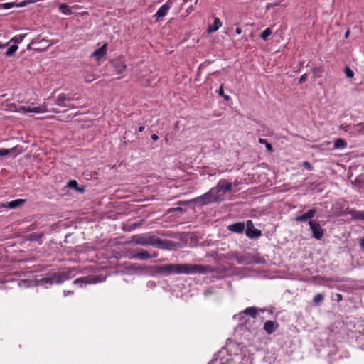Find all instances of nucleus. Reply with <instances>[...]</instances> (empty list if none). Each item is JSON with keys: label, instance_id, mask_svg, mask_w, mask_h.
Here are the masks:
<instances>
[{"label": "nucleus", "instance_id": "obj_42", "mask_svg": "<svg viewBox=\"0 0 364 364\" xmlns=\"http://www.w3.org/2000/svg\"><path fill=\"white\" fill-rule=\"evenodd\" d=\"M183 1H184L185 3H187V2H188V1H190V2H193V4H197L198 0H183Z\"/></svg>", "mask_w": 364, "mask_h": 364}, {"label": "nucleus", "instance_id": "obj_46", "mask_svg": "<svg viewBox=\"0 0 364 364\" xmlns=\"http://www.w3.org/2000/svg\"><path fill=\"white\" fill-rule=\"evenodd\" d=\"M144 130V126H141L139 127V132H143Z\"/></svg>", "mask_w": 364, "mask_h": 364}, {"label": "nucleus", "instance_id": "obj_5", "mask_svg": "<svg viewBox=\"0 0 364 364\" xmlns=\"http://www.w3.org/2000/svg\"><path fill=\"white\" fill-rule=\"evenodd\" d=\"M11 107H14L15 108V111L16 112H35V113H44L47 112L46 107L45 105H40L36 107H29L26 106H20L16 107L15 105H11Z\"/></svg>", "mask_w": 364, "mask_h": 364}, {"label": "nucleus", "instance_id": "obj_25", "mask_svg": "<svg viewBox=\"0 0 364 364\" xmlns=\"http://www.w3.org/2000/svg\"><path fill=\"white\" fill-rule=\"evenodd\" d=\"M272 33V30L270 28L265 29L261 34L260 37L262 40L267 41L268 37Z\"/></svg>", "mask_w": 364, "mask_h": 364}, {"label": "nucleus", "instance_id": "obj_52", "mask_svg": "<svg viewBox=\"0 0 364 364\" xmlns=\"http://www.w3.org/2000/svg\"><path fill=\"white\" fill-rule=\"evenodd\" d=\"M69 182L74 183V182H76V181H75V180H71V181H70Z\"/></svg>", "mask_w": 364, "mask_h": 364}, {"label": "nucleus", "instance_id": "obj_11", "mask_svg": "<svg viewBox=\"0 0 364 364\" xmlns=\"http://www.w3.org/2000/svg\"><path fill=\"white\" fill-rule=\"evenodd\" d=\"M353 220L364 221V211L350 209L346 212Z\"/></svg>", "mask_w": 364, "mask_h": 364}, {"label": "nucleus", "instance_id": "obj_34", "mask_svg": "<svg viewBox=\"0 0 364 364\" xmlns=\"http://www.w3.org/2000/svg\"><path fill=\"white\" fill-rule=\"evenodd\" d=\"M316 213V209H311V210H308L307 212H306V214L308 215L309 219L314 218L315 216Z\"/></svg>", "mask_w": 364, "mask_h": 364}, {"label": "nucleus", "instance_id": "obj_32", "mask_svg": "<svg viewBox=\"0 0 364 364\" xmlns=\"http://www.w3.org/2000/svg\"><path fill=\"white\" fill-rule=\"evenodd\" d=\"M345 74L346 76L348 78H352L354 76L353 71L349 67H346L345 68Z\"/></svg>", "mask_w": 364, "mask_h": 364}, {"label": "nucleus", "instance_id": "obj_30", "mask_svg": "<svg viewBox=\"0 0 364 364\" xmlns=\"http://www.w3.org/2000/svg\"><path fill=\"white\" fill-rule=\"evenodd\" d=\"M218 93L220 96L223 97L226 101L230 100V97L224 93L223 86L221 85Z\"/></svg>", "mask_w": 364, "mask_h": 364}, {"label": "nucleus", "instance_id": "obj_50", "mask_svg": "<svg viewBox=\"0 0 364 364\" xmlns=\"http://www.w3.org/2000/svg\"><path fill=\"white\" fill-rule=\"evenodd\" d=\"M216 363H217V360H215V361L210 363L209 364H216Z\"/></svg>", "mask_w": 364, "mask_h": 364}, {"label": "nucleus", "instance_id": "obj_53", "mask_svg": "<svg viewBox=\"0 0 364 364\" xmlns=\"http://www.w3.org/2000/svg\"><path fill=\"white\" fill-rule=\"evenodd\" d=\"M270 6H271V4H268V5H267V9H269V8H270Z\"/></svg>", "mask_w": 364, "mask_h": 364}, {"label": "nucleus", "instance_id": "obj_31", "mask_svg": "<svg viewBox=\"0 0 364 364\" xmlns=\"http://www.w3.org/2000/svg\"><path fill=\"white\" fill-rule=\"evenodd\" d=\"M84 79L86 82H91L96 79V75L93 74H87Z\"/></svg>", "mask_w": 364, "mask_h": 364}, {"label": "nucleus", "instance_id": "obj_48", "mask_svg": "<svg viewBox=\"0 0 364 364\" xmlns=\"http://www.w3.org/2000/svg\"><path fill=\"white\" fill-rule=\"evenodd\" d=\"M349 34H350V31H347L346 33H345V37L346 38H348L349 36Z\"/></svg>", "mask_w": 364, "mask_h": 364}, {"label": "nucleus", "instance_id": "obj_36", "mask_svg": "<svg viewBox=\"0 0 364 364\" xmlns=\"http://www.w3.org/2000/svg\"><path fill=\"white\" fill-rule=\"evenodd\" d=\"M303 166H304V167L305 168H306L307 170H309V171L312 170V166H311V164L309 162H308V161H304V162H303Z\"/></svg>", "mask_w": 364, "mask_h": 364}, {"label": "nucleus", "instance_id": "obj_37", "mask_svg": "<svg viewBox=\"0 0 364 364\" xmlns=\"http://www.w3.org/2000/svg\"><path fill=\"white\" fill-rule=\"evenodd\" d=\"M307 77H308V75H307L306 74H304V75H302L300 77L299 80V84H301V83H303L304 82H305V81L306 80V79H307Z\"/></svg>", "mask_w": 364, "mask_h": 364}, {"label": "nucleus", "instance_id": "obj_13", "mask_svg": "<svg viewBox=\"0 0 364 364\" xmlns=\"http://www.w3.org/2000/svg\"><path fill=\"white\" fill-rule=\"evenodd\" d=\"M68 279V274L65 272H58L53 275L52 280L57 284H61Z\"/></svg>", "mask_w": 364, "mask_h": 364}, {"label": "nucleus", "instance_id": "obj_47", "mask_svg": "<svg viewBox=\"0 0 364 364\" xmlns=\"http://www.w3.org/2000/svg\"><path fill=\"white\" fill-rule=\"evenodd\" d=\"M318 71H319V68H314V69H313V72H314V73H317V72H318Z\"/></svg>", "mask_w": 364, "mask_h": 364}, {"label": "nucleus", "instance_id": "obj_39", "mask_svg": "<svg viewBox=\"0 0 364 364\" xmlns=\"http://www.w3.org/2000/svg\"><path fill=\"white\" fill-rule=\"evenodd\" d=\"M340 128L341 129L344 130L345 132H348V128H349V125L341 124L340 126Z\"/></svg>", "mask_w": 364, "mask_h": 364}, {"label": "nucleus", "instance_id": "obj_1", "mask_svg": "<svg viewBox=\"0 0 364 364\" xmlns=\"http://www.w3.org/2000/svg\"><path fill=\"white\" fill-rule=\"evenodd\" d=\"M213 272L209 265L193 264H168L156 267V272L164 276L171 274H206Z\"/></svg>", "mask_w": 364, "mask_h": 364}, {"label": "nucleus", "instance_id": "obj_14", "mask_svg": "<svg viewBox=\"0 0 364 364\" xmlns=\"http://www.w3.org/2000/svg\"><path fill=\"white\" fill-rule=\"evenodd\" d=\"M228 230L234 232L241 233L245 230V224L243 223H235L231 224L228 226Z\"/></svg>", "mask_w": 364, "mask_h": 364}, {"label": "nucleus", "instance_id": "obj_41", "mask_svg": "<svg viewBox=\"0 0 364 364\" xmlns=\"http://www.w3.org/2000/svg\"><path fill=\"white\" fill-rule=\"evenodd\" d=\"M232 362L231 359H227L225 361L220 363V364H229Z\"/></svg>", "mask_w": 364, "mask_h": 364}, {"label": "nucleus", "instance_id": "obj_16", "mask_svg": "<svg viewBox=\"0 0 364 364\" xmlns=\"http://www.w3.org/2000/svg\"><path fill=\"white\" fill-rule=\"evenodd\" d=\"M58 7L59 10L65 15H70L73 13L72 8L66 4H60Z\"/></svg>", "mask_w": 364, "mask_h": 364}, {"label": "nucleus", "instance_id": "obj_2", "mask_svg": "<svg viewBox=\"0 0 364 364\" xmlns=\"http://www.w3.org/2000/svg\"><path fill=\"white\" fill-rule=\"evenodd\" d=\"M232 189V183H218L215 188H213L210 191L205 194L196 197L186 202H181L180 204H187L188 203H200L205 205L213 202L220 201L222 200L223 195Z\"/></svg>", "mask_w": 364, "mask_h": 364}, {"label": "nucleus", "instance_id": "obj_38", "mask_svg": "<svg viewBox=\"0 0 364 364\" xmlns=\"http://www.w3.org/2000/svg\"><path fill=\"white\" fill-rule=\"evenodd\" d=\"M340 205V208H344V206L346 205V202H345L344 200H339L336 203V205L337 206V205Z\"/></svg>", "mask_w": 364, "mask_h": 364}, {"label": "nucleus", "instance_id": "obj_51", "mask_svg": "<svg viewBox=\"0 0 364 364\" xmlns=\"http://www.w3.org/2000/svg\"><path fill=\"white\" fill-rule=\"evenodd\" d=\"M79 281H80V279H77L74 281V283H77Z\"/></svg>", "mask_w": 364, "mask_h": 364}, {"label": "nucleus", "instance_id": "obj_28", "mask_svg": "<svg viewBox=\"0 0 364 364\" xmlns=\"http://www.w3.org/2000/svg\"><path fill=\"white\" fill-rule=\"evenodd\" d=\"M24 37H25V35H23V34L18 35V36L13 37L10 41L14 42V43H19L23 41Z\"/></svg>", "mask_w": 364, "mask_h": 364}, {"label": "nucleus", "instance_id": "obj_17", "mask_svg": "<svg viewBox=\"0 0 364 364\" xmlns=\"http://www.w3.org/2000/svg\"><path fill=\"white\" fill-rule=\"evenodd\" d=\"M127 69V65L123 62L116 63L114 65V70L117 74L123 73Z\"/></svg>", "mask_w": 364, "mask_h": 364}, {"label": "nucleus", "instance_id": "obj_15", "mask_svg": "<svg viewBox=\"0 0 364 364\" xmlns=\"http://www.w3.org/2000/svg\"><path fill=\"white\" fill-rule=\"evenodd\" d=\"M222 26V23L218 18H215L214 22L212 25H210L208 28V33H213L218 31Z\"/></svg>", "mask_w": 364, "mask_h": 364}, {"label": "nucleus", "instance_id": "obj_8", "mask_svg": "<svg viewBox=\"0 0 364 364\" xmlns=\"http://www.w3.org/2000/svg\"><path fill=\"white\" fill-rule=\"evenodd\" d=\"M157 254L154 253L153 255H151L148 251L140 250L139 251L134 253L132 255V258L140 259V260H146L151 259L152 257H156Z\"/></svg>", "mask_w": 364, "mask_h": 364}, {"label": "nucleus", "instance_id": "obj_12", "mask_svg": "<svg viewBox=\"0 0 364 364\" xmlns=\"http://www.w3.org/2000/svg\"><path fill=\"white\" fill-rule=\"evenodd\" d=\"M25 200L23 199H16L6 203H3L2 207L9 208L10 209H15L24 203Z\"/></svg>", "mask_w": 364, "mask_h": 364}, {"label": "nucleus", "instance_id": "obj_27", "mask_svg": "<svg viewBox=\"0 0 364 364\" xmlns=\"http://www.w3.org/2000/svg\"><path fill=\"white\" fill-rule=\"evenodd\" d=\"M16 149V147H14V148H12V149H0V156H6V155H8L9 154H11Z\"/></svg>", "mask_w": 364, "mask_h": 364}, {"label": "nucleus", "instance_id": "obj_6", "mask_svg": "<svg viewBox=\"0 0 364 364\" xmlns=\"http://www.w3.org/2000/svg\"><path fill=\"white\" fill-rule=\"evenodd\" d=\"M173 4V1L172 0H168L164 4H163L159 9L157 12L154 15V17L156 18V20L159 21L166 16L171 8Z\"/></svg>", "mask_w": 364, "mask_h": 364}, {"label": "nucleus", "instance_id": "obj_33", "mask_svg": "<svg viewBox=\"0 0 364 364\" xmlns=\"http://www.w3.org/2000/svg\"><path fill=\"white\" fill-rule=\"evenodd\" d=\"M331 299L340 302L343 300V296L341 294H335L332 295Z\"/></svg>", "mask_w": 364, "mask_h": 364}, {"label": "nucleus", "instance_id": "obj_49", "mask_svg": "<svg viewBox=\"0 0 364 364\" xmlns=\"http://www.w3.org/2000/svg\"><path fill=\"white\" fill-rule=\"evenodd\" d=\"M7 44H1L0 43V49L4 48Z\"/></svg>", "mask_w": 364, "mask_h": 364}, {"label": "nucleus", "instance_id": "obj_29", "mask_svg": "<svg viewBox=\"0 0 364 364\" xmlns=\"http://www.w3.org/2000/svg\"><path fill=\"white\" fill-rule=\"evenodd\" d=\"M309 219V218L306 214V213L302 214L301 215H299L295 218V220L297 222H305L307 221Z\"/></svg>", "mask_w": 364, "mask_h": 364}, {"label": "nucleus", "instance_id": "obj_18", "mask_svg": "<svg viewBox=\"0 0 364 364\" xmlns=\"http://www.w3.org/2000/svg\"><path fill=\"white\" fill-rule=\"evenodd\" d=\"M243 314L249 315L252 318H256L257 309L256 307H247L243 311Z\"/></svg>", "mask_w": 364, "mask_h": 364}, {"label": "nucleus", "instance_id": "obj_23", "mask_svg": "<svg viewBox=\"0 0 364 364\" xmlns=\"http://www.w3.org/2000/svg\"><path fill=\"white\" fill-rule=\"evenodd\" d=\"M68 100L69 99L67 97V96L65 94H60L57 97V100H56L57 105L59 106H64L65 102Z\"/></svg>", "mask_w": 364, "mask_h": 364}, {"label": "nucleus", "instance_id": "obj_22", "mask_svg": "<svg viewBox=\"0 0 364 364\" xmlns=\"http://www.w3.org/2000/svg\"><path fill=\"white\" fill-rule=\"evenodd\" d=\"M354 132L359 134H364V122H360L353 126Z\"/></svg>", "mask_w": 364, "mask_h": 364}, {"label": "nucleus", "instance_id": "obj_7", "mask_svg": "<svg viewBox=\"0 0 364 364\" xmlns=\"http://www.w3.org/2000/svg\"><path fill=\"white\" fill-rule=\"evenodd\" d=\"M245 232L246 235L250 238H257L260 237L262 235L261 231L254 227L252 220H247V229Z\"/></svg>", "mask_w": 364, "mask_h": 364}, {"label": "nucleus", "instance_id": "obj_24", "mask_svg": "<svg viewBox=\"0 0 364 364\" xmlns=\"http://www.w3.org/2000/svg\"><path fill=\"white\" fill-rule=\"evenodd\" d=\"M259 142L260 144H264L265 146H266L267 150L269 152L272 153V152L274 151V149H273L272 146L267 141V139L259 138Z\"/></svg>", "mask_w": 364, "mask_h": 364}, {"label": "nucleus", "instance_id": "obj_44", "mask_svg": "<svg viewBox=\"0 0 364 364\" xmlns=\"http://www.w3.org/2000/svg\"><path fill=\"white\" fill-rule=\"evenodd\" d=\"M236 33L237 34H240L242 33V29L240 27L236 28Z\"/></svg>", "mask_w": 364, "mask_h": 364}, {"label": "nucleus", "instance_id": "obj_54", "mask_svg": "<svg viewBox=\"0 0 364 364\" xmlns=\"http://www.w3.org/2000/svg\"><path fill=\"white\" fill-rule=\"evenodd\" d=\"M1 8H2V4H0V9H1Z\"/></svg>", "mask_w": 364, "mask_h": 364}, {"label": "nucleus", "instance_id": "obj_19", "mask_svg": "<svg viewBox=\"0 0 364 364\" xmlns=\"http://www.w3.org/2000/svg\"><path fill=\"white\" fill-rule=\"evenodd\" d=\"M346 146V142L341 138L336 139L333 144V146L335 149H343Z\"/></svg>", "mask_w": 364, "mask_h": 364}, {"label": "nucleus", "instance_id": "obj_40", "mask_svg": "<svg viewBox=\"0 0 364 364\" xmlns=\"http://www.w3.org/2000/svg\"><path fill=\"white\" fill-rule=\"evenodd\" d=\"M151 139L154 140V141H157L158 139H159V136L156 134H154L151 135Z\"/></svg>", "mask_w": 364, "mask_h": 364}, {"label": "nucleus", "instance_id": "obj_21", "mask_svg": "<svg viewBox=\"0 0 364 364\" xmlns=\"http://www.w3.org/2000/svg\"><path fill=\"white\" fill-rule=\"evenodd\" d=\"M324 300V294H317L314 296L313 299V302L315 305H320Z\"/></svg>", "mask_w": 364, "mask_h": 364}, {"label": "nucleus", "instance_id": "obj_10", "mask_svg": "<svg viewBox=\"0 0 364 364\" xmlns=\"http://www.w3.org/2000/svg\"><path fill=\"white\" fill-rule=\"evenodd\" d=\"M277 327V323L271 320H268L264 323L263 328L268 334H272L275 331Z\"/></svg>", "mask_w": 364, "mask_h": 364}, {"label": "nucleus", "instance_id": "obj_45", "mask_svg": "<svg viewBox=\"0 0 364 364\" xmlns=\"http://www.w3.org/2000/svg\"><path fill=\"white\" fill-rule=\"evenodd\" d=\"M73 294V291H64V295L65 296Z\"/></svg>", "mask_w": 364, "mask_h": 364}, {"label": "nucleus", "instance_id": "obj_26", "mask_svg": "<svg viewBox=\"0 0 364 364\" xmlns=\"http://www.w3.org/2000/svg\"><path fill=\"white\" fill-rule=\"evenodd\" d=\"M18 48L16 45L11 46L5 53V55L7 57L11 56L17 50Z\"/></svg>", "mask_w": 364, "mask_h": 364}, {"label": "nucleus", "instance_id": "obj_9", "mask_svg": "<svg viewBox=\"0 0 364 364\" xmlns=\"http://www.w3.org/2000/svg\"><path fill=\"white\" fill-rule=\"evenodd\" d=\"M107 52V44H104L101 48L95 50L92 53V57H93L97 61L100 60L103 57H105Z\"/></svg>", "mask_w": 364, "mask_h": 364}, {"label": "nucleus", "instance_id": "obj_3", "mask_svg": "<svg viewBox=\"0 0 364 364\" xmlns=\"http://www.w3.org/2000/svg\"><path fill=\"white\" fill-rule=\"evenodd\" d=\"M132 241L141 245H152L156 247L171 250L173 247V242L168 240H162L151 232L137 234L132 236Z\"/></svg>", "mask_w": 364, "mask_h": 364}, {"label": "nucleus", "instance_id": "obj_20", "mask_svg": "<svg viewBox=\"0 0 364 364\" xmlns=\"http://www.w3.org/2000/svg\"><path fill=\"white\" fill-rule=\"evenodd\" d=\"M66 187L69 189H73L81 193L85 191V186H79V183H67Z\"/></svg>", "mask_w": 364, "mask_h": 364}, {"label": "nucleus", "instance_id": "obj_43", "mask_svg": "<svg viewBox=\"0 0 364 364\" xmlns=\"http://www.w3.org/2000/svg\"><path fill=\"white\" fill-rule=\"evenodd\" d=\"M360 247L364 249V237L363 239H361L360 242Z\"/></svg>", "mask_w": 364, "mask_h": 364}, {"label": "nucleus", "instance_id": "obj_35", "mask_svg": "<svg viewBox=\"0 0 364 364\" xmlns=\"http://www.w3.org/2000/svg\"><path fill=\"white\" fill-rule=\"evenodd\" d=\"M15 6V4L13 2L5 3L2 4V8L4 9H9Z\"/></svg>", "mask_w": 364, "mask_h": 364}, {"label": "nucleus", "instance_id": "obj_4", "mask_svg": "<svg viewBox=\"0 0 364 364\" xmlns=\"http://www.w3.org/2000/svg\"><path fill=\"white\" fill-rule=\"evenodd\" d=\"M309 224L312 232V237L316 240H321L323 236V230L320 223L315 220H310Z\"/></svg>", "mask_w": 364, "mask_h": 364}]
</instances>
